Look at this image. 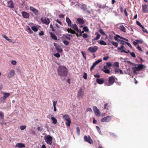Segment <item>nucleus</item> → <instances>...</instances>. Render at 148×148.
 Masks as SVG:
<instances>
[{
	"mask_svg": "<svg viewBox=\"0 0 148 148\" xmlns=\"http://www.w3.org/2000/svg\"><path fill=\"white\" fill-rule=\"evenodd\" d=\"M72 28L74 30H76V31H79H79H80V29H78L77 26L75 24H74L72 25Z\"/></svg>",
	"mask_w": 148,
	"mask_h": 148,
	"instance_id": "obj_21",
	"label": "nucleus"
},
{
	"mask_svg": "<svg viewBox=\"0 0 148 148\" xmlns=\"http://www.w3.org/2000/svg\"><path fill=\"white\" fill-rule=\"evenodd\" d=\"M143 11L146 13L148 12V5L146 4H143L142 5Z\"/></svg>",
	"mask_w": 148,
	"mask_h": 148,
	"instance_id": "obj_13",
	"label": "nucleus"
},
{
	"mask_svg": "<svg viewBox=\"0 0 148 148\" xmlns=\"http://www.w3.org/2000/svg\"><path fill=\"white\" fill-rule=\"evenodd\" d=\"M119 42L120 44H123V45H125L126 44V43H125V42H125V41L123 40H119Z\"/></svg>",
	"mask_w": 148,
	"mask_h": 148,
	"instance_id": "obj_37",
	"label": "nucleus"
},
{
	"mask_svg": "<svg viewBox=\"0 0 148 148\" xmlns=\"http://www.w3.org/2000/svg\"><path fill=\"white\" fill-rule=\"evenodd\" d=\"M119 27H120L119 29L121 31L124 32H126V29L123 25H121Z\"/></svg>",
	"mask_w": 148,
	"mask_h": 148,
	"instance_id": "obj_22",
	"label": "nucleus"
},
{
	"mask_svg": "<svg viewBox=\"0 0 148 148\" xmlns=\"http://www.w3.org/2000/svg\"><path fill=\"white\" fill-rule=\"evenodd\" d=\"M98 47L97 46L90 47L88 49V51L90 53H94L97 51Z\"/></svg>",
	"mask_w": 148,
	"mask_h": 148,
	"instance_id": "obj_3",
	"label": "nucleus"
},
{
	"mask_svg": "<svg viewBox=\"0 0 148 148\" xmlns=\"http://www.w3.org/2000/svg\"><path fill=\"white\" fill-rule=\"evenodd\" d=\"M41 21L42 23L47 25L49 24L50 21L49 18L46 17H42L41 19Z\"/></svg>",
	"mask_w": 148,
	"mask_h": 148,
	"instance_id": "obj_6",
	"label": "nucleus"
},
{
	"mask_svg": "<svg viewBox=\"0 0 148 148\" xmlns=\"http://www.w3.org/2000/svg\"><path fill=\"white\" fill-rule=\"evenodd\" d=\"M67 31L69 33H70L71 34H76L75 32V31L73 30L71 28L68 29H67Z\"/></svg>",
	"mask_w": 148,
	"mask_h": 148,
	"instance_id": "obj_28",
	"label": "nucleus"
},
{
	"mask_svg": "<svg viewBox=\"0 0 148 148\" xmlns=\"http://www.w3.org/2000/svg\"><path fill=\"white\" fill-rule=\"evenodd\" d=\"M83 37L84 38H86L88 37V35L86 33H84L82 35Z\"/></svg>",
	"mask_w": 148,
	"mask_h": 148,
	"instance_id": "obj_47",
	"label": "nucleus"
},
{
	"mask_svg": "<svg viewBox=\"0 0 148 148\" xmlns=\"http://www.w3.org/2000/svg\"><path fill=\"white\" fill-rule=\"evenodd\" d=\"M29 9L36 15H38V11L36 9L32 6L30 7Z\"/></svg>",
	"mask_w": 148,
	"mask_h": 148,
	"instance_id": "obj_14",
	"label": "nucleus"
},
{
	"mask_svg": "<svg viewBox=\"0 0 148 148\" xmlns=\"http://www.w3.org/2000/svg\"><path fill=\"white\" fill-rule=\"evenodd\" d=\"M84 95V92L82 90V88H80L78 91L77 93V97L79 98H82Z\"/></svg>",
	"mask_w": 148,
	"mask_h": 148,
	"instance_id": "obj_8",
	"label": "nucleus"
},
{
	"mask_svg": "<svg viewBox=\"0 0 148 148\" xmlns=\"http://www.w3.org/2000/svg\"><path fill=\"white\" fill-rule=\"evenodd\" d=\"M115 80V77L113 76L109 77L108 79V83L107 84V86H110L112 85L114 82Z\"/></svg>",
	"mask_w": 148,
	"mask_h": 148,
	"instance_id": "obj_5",
	"label": "nucleus"
},
{
	"mask_svg": "<svg viewBox=\"0 0 148 148\" xmlns=\"http://www.w3.org/2000/svg\"><path fill=\"white\" fill-rule=\"evenodd\" d=\"M102 61V60L101 59L97 61H95L94 63L91 66L90 68V70L91 71L92 69H93L95 67V66H96V65L99 64V63L100 62Z\"/></svg>",
	"mask_w": 148,
	"mask_h": 148,
	"instance_id": "obj_12",
	"label": "nucleus"
},
{
	"mask_svg": "<svg viewBox=\"0 0 148 148\" xmlns=\"http://www.w3.org/2000/svg\"><path fill=\"white\" fill-rule=\"evenodd\" d=\"M114 66H116V67H119V63L117 62H115L114 63Z\"/></svg>",
	"mask_w": 148,
	"mask_h": 148,
	"instance_id": "obj_53",
	"label": "nucleus"
},
{
	"mask_svg": "<svg viewBox=\"0 0 148 148\" xmlns=\"http://www.w3.org/2000/svg\"><path fill=\"white\" fill-rule=\"evenodd\" d=\"M109 58V57L107 56L106 57H104L103 58V60L104 61H106Z\"/></svg>",
	"mask_w": 148,
	"mask_h": 148,
	"instance_id": "obj_58",
	"label": "nucleus"
},
{
	"mask_svg": "<svg viewBox=\"0 0 148 148\" xmlns=\"http://www.w3.org/2000/svg\"><path fill=\"white\" fill-rule=\"evenodd\" d=\"M52 38L55 40H57L58 39L57 37L55 35L54 33L51 32L50 34Z\"/></svg>",
	"mask_w": 148,
	"mask_h": 148,
	"instance_id": "obj_26",
	"label": "nucleus"
},
{
	"mask_svg": "<svg viewBox=\"0 0 148 148\" xmlns=\"http://www.w3.org/2000/svg\"><path fill=\"white\" fill-rule=\"evenodd\" d=\"M93 111L97 116H100V112L99 110L97 108L96 106H93Z\"/></svg>",
	"mask_w": 148,
	"mask_h": 148,
	"instance_id": "obj_9",
	"label": "nucleus"
},
{
	"mask_svg": "<svg viewBox=\"0 0 148 148\" xmlns=\"http://www.w3.org/2000/svg\"><path fill=\"white\" fill-rule=\"evenodd\" d=\"M142 30L144 32L148 34V31L143 26L142 27Z\"/></svg>",
	"mask_w": 148,
	"mask_h": 148,
	"instance_id": "obj_36",
	"label": "nucleus"
},
{
	"mask_svg": "<svg viewBox=\"0 0 148 148\" xmlns=\"http://www.w3.org/2000/svg\"><path fill=\"white\" fill-rule=\"evenodd\" d=\"M106 64L107 65V66H108V67H110L112 65L111 63H110L107 62Z\"/></svg>",
	"mask_w": 148,
	"mask_h": 148,
	"instance_id": "obj_60",
	"label": "nucleus"
},
{
	"mask_svg": "<svg viewBox=\"0 0 148 148\" xmlns=\"http://www.w3.org/2000/svg\"><path fill=\"white\" fill-rule=\"evenodd\" d=\"M96 81L99 84H102L104 83L103 80L97 78L96 79Z\"/></svg>",
	"mask_w": 148,
	"mask_h": 148,
	"instance_id": "obj_24",
	"label": "nucleus"
},
{
	"mask_svg": "<svg viewBox=\"0 0 148 148\" xmlns=\"http://www.w3.org/2000/svg\"><path fill=\"white\" fill-rule=\"evenodd\" d=\"M80 8L84 10H85L86 9V5L85 4H82L81 5Z\"/></svg>",
	"mask_w": 148,
	"mask_h": 148,
	"instance_id": "obj_33",
	"label": "nucleus"
},
{
	"mask_svg": "<svg viewBox=\"0 0 148 148\" xmlns=\"http://www.w3.org/2000/svg\"><path fill=\"white\" fill-rule=\"evenodd\" d=\"M125 49V47L123 45L121 46L120 47H119L118 48V49L119 50H121L122 49Z\"/></svg>",
	"mask_w": 148,
	"mask_h": 148,
	"instance_id": "obj_48",
	"label": "nucleus"
},
{
	"mask_svg": "<svg viewBox=\"0 0 148 148\" xmlns=\"http://www.w3.org/2000/svg\"><path fill=\"white\" fill-rule=\"evenodd\" d=\"M44 32L42 31H41V32L39 33V34L40 36H41L44 35Z\"/></svg>",
	"mask_w": 148,
	"mask_h": 148,
	"instance_id": "obj_64",
	"label": "nucleus"
},
{
	"mask_svg": "<svg viewBox=\"0 0 148 148\" xmlns=\"http://www.w3.org/2000/svg\"><path fill=\"white\" fill-rule=\"evenodd\" d=\"M2 36L3 37L7 40H8L9 38H8L5 35L3 34Z\"/></svg>",
	"mask_w": 148,
	"mask_h": 148,
	"instance_id": "obj_59",
	"label": "nucleus"
},
{
	"mask_svg": "<svg viewBox=\"0 0 148 148\" xmlns=\"http://www.w3.org/2000/svg\"><path fill=\"white\" fill-rule=\"evenodd\" d=\"M112 119V116H108L102 118L101 121L102 122H109Z\"/></svg>",
	"mask_w": 148,
	"mask_h": 148,
	"instance_id": "obj_7",
	"label": "nucleus"
},
{
	"mask_svg": "<svg viewBox=\"0 0 148 148\" xmlns=\"http://www.w3.org/2000/svg\"><path fill=\"white\" fill-rule=\"evenodd\" d=\"M55 48L58 52H61L63 51L59 46H55Z\"/></svg>",
	"mask_w": 148,
	"mask_h": 148,
	"instance_id": "obj_25",
	"label": "nucleus"
},
{
	"mask_svg": "<svg viewBox=\"0 0 148 148\" xmlns=\"http://www.w3.org/2000/svg\"><path fill=\"white\" fill-rule=\"evenodd\" d=\"M1 93L3 95L2 98L4 100L6 99L7 97L10 95V93L9 92H2Z\"/></svg>",
	"mask_w": 148,
	"mask_h": 148,
	"instance_id": "obj_11",
	"label": "nucleus"
},
{
	"mask_svg": "<svg viewBox=\"0 0 148 148\" xmlns=\"http://www.w3.org/2000/svg\"><path fill=\"white\" fill-rule=\"evenodd\" d=\"M57 101H53V106H56V105L57 104Z\"/></svg>",
	"mask_w": 148,
	"mask_h": 148,
	"instance_id": "obj_61",
	"label": "nucleus"
},
{
	"mask_svg": "<svg viewBox=\"0 0 148 148\" xmlns=\"http://www.w3.org/2000/svg\"><path fill=\"white\" fill-rule=\"evenodd\" d=\"M62 117L63 119L65 120L66 121L68 120V119H70V117L68 114H65L63 115Z\"/></svg>",
	"mask_w": 148,
	"mask_h": 148,
	"instance_id": "obj_29",
	"label": "nucleus"
},
{
	"mask_svg": "<svg viewBox=\"0 0 148 148\" xmlns=\"http://www.w3.org/2000/svg\"><path fill=\"white\" fill-rule=\"evenodd\" d=\"M57 71L58 75L61 76L66 77L67 75L68 70L64 66H59L57 69Z\"/></svg>",
	"mask_w": 148,
	"mask_h": 148,
	"instance_id": "obj_1",
	"label": "nucleus"
},
{
	"mask_svg": "<svg viewBox=\"0 0 148 148\" xmlns=\"http://www.w3.org/2000/svg\"><path fill=\"white\" fill-rule=\"evenodd\" d=\"M86 111L87 112H92V110L90 108H88L86 109Z\"/></svg>",
	"mask_w": 148,
	"mask_h": 148,
	"instance_id": "obj_62",
	"label": "nucleus"
},
{
	"mask_svg": "<svg viewBox=\"0 0 148 148\" xmlns=\"http://www.w3.org/2000/svg\"><path fill=\"white\" fill-rule=\"evenodd\" d=\"M63 43L66 46L68 45L69 44V42L67 40H64L63 41Z\"/></svg>",
	"mask_w": 148,
	"mask_h": 148,
	"instance_id": "obj_43",
	"label": "nucleus"
},
{
	"mask_svg": "<svg viewBox=\"0 0 148 148\" xmlns=\"http://www.w3.org/2000/svg\"><path fill=\"white\" fill-rule=\"evenodd\" d=\"M25 147V145L22 143H18L16 144L15 147H17L20 148Z\"/></svg>",
	"mask_w": 148,
	"mask_h": 148,
	"instance_id": "obj_17",
	"label": "nucleus"
},
{
	"mask_svg": "<svg viewBox=\"0 0 148 148\" xmlns=\"http://www.w3.org/2000/svg\"><path fill=\"white\" fill-rule=\"evenodd\" d=\"M95 34L97 35V36L95 38H94L93 39H92V40H97L99 39L100 38L101 35L98 33L96 32L95 33Z\"/></svg>",
	"mask_w": 148,
	"mask_h": 148,
	"instance_id": "obj_20",
	"label": "nucleus"
},
{
	"mask_svg": "<svg viewBox=\"0 0 148 148\" xmlns=\"http://www.w3.org/2000/svg\"><path fill=\"white\" fill-rule=\"evenodd\" d=\"M66 22L68 23V26H71V21L68 17H66Z\"/></svg>",
	"mask_w": 148,
	"mask_h": 148,
	"instance_id": "obj_23",
	"label": "nucleus"
},
{
	"mask_svg": "<svg viewBox=\"0 0 148 148\" xmlns=\"http://www.w3.org/2000/svg\"><path fill=\"white\" fill-rule=\"evenodd\" d=\"M7 40L10 42L13 43L15 42V41L13 39L8 38Z\"/></svg>",
	"mask_w": 148,
	"mask_h": 148,
	"instance_id": "obj_45",
	"label": "nucleus"
},
{
	"mask_svg": "<svg viewBox=\"0 0 148 148\" xmlns=\"http://www.w3.org/2000/svg\"><path fill=\"white\" fill-rule=\"evenodd\" d=\"M22 14L23 17L25 18H28L29 15V14L23 11L22 12Z\"/></svg>",
	"mask_w": 148,
	"mask_h": 148,
	"instance_id": "obj_18",
	"label": "nucleus"
},
{
	"mask_svg": "<svg viewBox=\"0 0 148 148\" xmlns=\"http://www.w3.org/2000/svg\"><path fill=\"white\" fill-rule=\"evenodd\" d=\"M52 137L49 135H48L45 137V138L46 142L49 145H51L52 144Z\"/></svg>",
	"mask_w": 148,
	"mask_h": 148,
	"instance_id": "obj_4",
	"label": "nucleus"
},
{
	"mask_svg": "<svg viewBox=\"0 0 148 148\" xmlns=\"http://www.w3.org/2000/svg\"><path fill=\"white\" fill-rule=\"evenodd\" d=\"M32 30L35 32H37L38 30L37 28L34 26L32 27Z\"/></svg>",
	"mask_w": 148,
	"mask_h": 148,
	"instance_id": "obj_38",
	"label": "nucleus"
},
{
	"mask_svg": "<svg viewBox=\"0 0 148 148\" xmlns=\"http://www.w3.org/2000/svg\"><path fill=\"white\" fill-rule=\"evenodd\" d=\"M83 29L85 32H89V29L88 28V27L87 26H85L83 27Z\"/></svg>",
	"mask_w": 148,
	"mask_h": 148,
	"instance_id": "obj_39",
	"label": "nucleus"
},
{
	"mask_svg": "<svg viewBox=\"0 0 148 148\" xmlns=\"http://www.w3.org/2000/svg\"><path fill=\"white\" fill-rule=\"evenodd\" d=\"M26 127V126L25 125H22L20 127V128L21 130H24Z\"/></svg>",
	"mask_w": 148,
	"mask_h": 148,
	"instance_id": "obj_50",
	"label": "nucleus"
},
{
	"mask_svg": "<svg viewBox=\"0 0 148 148\" xmlns=\"http://www.w3.org/2000/svg\"><path fill=\"white\" fill-rule=\"evenodd\" d=\"M71 123V121L70 119H69L68 120H66V126L70 127V124Z\"/></svg>",
	"mask_w": 148,
	"mask_h": 148,
	"instance_id": "obj_30",
	"label": "nucleus"
},
{
	"mask_svg": "<svg viewBox=\"0 0 148 148\" xmlns=\"http://www.w3.org/2000/svg\"><path fill=\"white\" fill-rule=\"evenodd\" d=\"M110 42L114 46L116 47H117L118 46V42H115L113 41H110Z\"/></svg>",
	"mask_w": 148,
	"mask_h": 148,
	"instance_id": "obj_27",
	"label": "nucleus"
},
{
	"mask_svg": "<svg viewBox=\"0 0 148 148\" xmlns=\"http://www.w3.org/2000/svg\"><path fill=\"white\" fill-rule=\"evenodd\" d=\"M130 54L131 56L134 58H135L136 57V56L134 53L133 52L131 53Z\"/></svg>",
	"mask_w": 148,
	"mask_h": 148,
	"instance_id": "obj_49",
	"label": "nucleus"
},
{
	"mask_svg": "<svg viewBox=\"0 0 148 148\" xmlns=\"http://www.w3.org/2000/svg\"><path fill=\"white\" fill-rule=\"evenodd\" d=\"M16 63L17 62L15 60H13L11 62V63L13 65H16Z\"/></svg>",
	"mask_w": 148,
	"mask_h": 148,
	"instance_id": "obj_55",
	"label": "nucleus"
},
{
	"mask_svg": "<svg viewBox=\"0 0 148 148\" xmlns=\"http://www.w3.org/2000/svg\"><path fill=\"white\" fill-rule=\"evenodd\" d=\"M77 21L79 24H83L84 23V21L81 18H78L77 19Z\"/></svg>",
	"mask_w": 148,
	"mask_h": 148,
	"instance_id": "obj_19",
	"label": "nucleus"
},
{
	"mask_svg": "<svg viewBox=\"0 0 148 148\" xmlns=\"http://www.w3.org/2000/svg\"><path fill=\"white\" fill-rule=\"evenodd\" d=\"M99 44L101 45H107V43L103 40H101L99 41H98Z\"/></svg>",
	"mask_w": 148,
	"mask_h": 148,
	"instance_id": "obj_31",
	"label": "nucleus"
},
{
	"mask_svg": "<svg viewBox=\"0 0 148 148\" xmlns=\"http://www.w3.org/2000/svg\"><path fill=\"white\" fill-rule=\"evenodd\" d=\"M15 73L14 70H11L8 75V77L10 78L13 77L14 76Z\"/></svg>",
	"mask_w": 148,
	"mask_h": 148,
	"instance_id": "obj_15",
	"label": "nucleus"
},
{
	"mask_svg": "<svg viewBox=\"0 0 148 148\" xmlns=\"http://www.w3.org/2000/svg\"><path fill=\"white\" fill-rule=\"evenodd\" d=\"M120 51L121 52H123L124 53H130V51L129 50H128L127 51H126L124 49H122Z\"/></svg>",
	"mask_w": 148,
	"mask_h": 148,
	"instance_id": "obj_44",
	"label": "nucleus"
},
{
	"mask_svg": "<svg viewBox=\"0 0 148 148\" xmlns=\"http://www.w3.org/2000/svg\"><path fill=\"white\" fill-rule=\"evenodd\" d=\"M84 140L85 141L88 142L91 144L93 143L92 140L89 136L88 137L87 136H84Z\"/></svg>",
	"mask_w": 148,
	"mask_h": 148,
	"instance_id": "obj_10",
	"label": "nucleus"
},
{
	"mask_svg": "<svg viewBox=\"0 0 148 148\" xmlns=\"http://www.w3.org/2000/svg\"><path fill=\"white\" fill-rule=\"evenodd\" d=\"M136 41L138 42V43H142L143 42V41L141 39L136 40Z\"/></svg>",
	"mask_w": 148,
	"mask_h": 148,
	"instance_id": "obj_52",
	"label": "nucleus"
},
{
	"mask_svg": "<svg viewBox=\"0 0 148 148\" xmlns=\"http://www.w3.org/2000/svg\"><path fill=\"white\" fill-rule=\"evenodd\" d=\"M83 77V78L85 79H87V74L86 73H84Z\"/></svg>",
	"mask_w": 148,
	"mask_h": 148,
	"instance_id": "obj_57",
	"label": "nucleus"
},
{
	"mask_svg": "<svg viewBox=\"0 0 148 148\" xmlns=\"http://www.w3.org/2000/svg\"><path fill=\"white\" fill-rule=\"evenodd\" d=\"M81 53L82 55L85 58V59L86 60V54L85 53L84 51H82Z\"/></svg>",
	"mask_w": 148,
	"mask_h": 148,
	"instance_id": "obj_42",
	"label": "nucleus"
},
{
	"mask_svg": "<svg viewBox=\"0 0 148 148\" xmlns=\"http://www.w3.org/2000/svg\"><path fill=\"white\" fill-rule=\"evenodd\" d=\"M136 23L137 25H139L141 27H142L143 26L138 21H137Z\"/></svg>",
	"mask_w": 148,
	"mask_h": 148,
	"instance_id": "obj_54",
	"label": "nucleus"
},
{
	"mask_svg": "<svg viewBox=\"0 0 148 148\" xmlns=\"http://www.w3.org/2000/svg\"><path fill=\"white\" fill-rule=\"evenodd\" d=\"M4 115L3 113L2 112L0 111V117L2 119H3Z\"/></svg>",
	"mask_w": 148,
	"mask_h": 148,
	"instance_id": "obj_41",
	"label": "nucleus"
},
{
	"mask_svg": "<svg viewBox=\"0 0 148 148\" xmlns=\"http://www.w3.org/2000/svg\"><path fill=\"white\" fill-rule=\"evenodd\" d=\"M143 68V65L142 64H139L138 66L133 67L132 70L133 71L134 73H136V71H139Z\"/></svg>",
	"mask_w": 148,
	"mask_h": 148,
	"instance_id": "obj_2",
	"label": "nucleus"
},
{
	"mask_svg": "<svg viewBox=\"0 0 148 148\" xmlns=\"http://www.w3.org/2000/svg\"><path fill=\"white\" fill-rule=\"evenodd\" d=\"M51 119L52 121V122L53 123L55 124L57 123V119L54 117H52L51 118Z\"/></svg>",
	"mask_w": 148,
	"mask_h": 148,
	"instance_id": "obj_32",
	"label": "nucleus"
},
{
	"mask_svg": "<svg viewBox=\"0 0 148 148\" xmlns=\"http://www.w3.org/2000/svg\"><path fill=\"white\" fill-rule=\"evenodd\" d=\"M104 108L105 109H106V110L108 109V106L107 103H106L104 105Z\"/></svg>",
	"mask_w": 148,
	"mask_h": 148,
	"instance_id": "obj_56",
	"label": "nucleus"
},
{
	"mask_svg": "<svg viewBox=\"0 0 148 148\" xmlns=\"http://www.w3.org/2000/svg\"><path fill=\"white\" fill-rule=\"evenodd\" d=\"M103 71L104 73L107 74H109L110 72V70L109 69H104L103 70Z\"/></svg>",
	"mask_w": 148,
	"mask_h": 148,
	"instance_id": "obj_40",
	"label": "nucleus"
},
{
	"mask_svg": "<svg viewBox=\"0 0 148 148\" xmlns=\"http://www.w3.org/2000/svg\"><path fill=\"white\" fill-rule=\"evenodd\" d=\"M54 56L58 58L60 57V55L58 53L54 54Z\"/></svg>",
	"mask_w": 148,
	"mask_h": 148,
	"instance_id": "obj_51",
	"label": "nucleus"
},
{
	"mask_svg": "<svg viewBox=\"0 0 148 148\" xmlns=\"http://www.w3.org/2000/svg\"><path fill=\"white\" fill-rule=\"evenodd\" d=\"M8 7L10 8H14V5L13 1H10L8 3Z\"/></svg>",
	"mask_w": 148,
	"mask_h": 148,
	"instance_id": "obj_16",
	"label": "nucleus"
},
{
	"mask_svg": "<svg viewBox=\"0 0 148 148\" xmlns=\"http://www.w3.org/2000/svg\"><path fill=\"white\" fill-rule=\"evenodd\" d=\"M99 32L100 34H102L103 35H106V34H105V33L103 31V30L101 29H99Z\"/></svg>",
	"mask_w": 148,
	"mask_h": 148,
	"instance_id": "obj_34",
	"label": "nucleus"
},
{
	"mask_svg": "<svg viewBox=\"0 0 148 148\" xmlns=\"http://www.w3.org/2000/svg\"><path fill=\"white\" fill-rule=\"evenodd\" d=\"M137 48L140 51H142V49H141V47L139 46H138L137 47Z\"/></svg>",
	"mask_w": 148,
	"mask_h": 148,
	"instance_id": "obj_63",
	"label": "nucleus"
},
{
	"mask_svg": "<svg viewBox=\"0 0 148 148\" xmlns=\"http://www.w3.org/2000/svg\"><path fill=\"white\" fill-rule=\"evenodd\" d=\"M27 32L29 34H31L33 33V32L30 28L29 26H27Z\"/></svg>",
	"mask_w": 148,
	"mask_h": 148,
	"instance_id": "obj_35",
	"label": "nucleus"
},
{
	"mask_svg": "<svg viewBox=\"0 0 148 148\" xmlns=\"http://www.w3.org/2000/svg\"><path fill=\"white\" fill-rule=\"evenodd\" d=\"M76 129V131H77V132L78 134V135H79V134H80V129H79V127H77Z\"/></svg>",
	"mask_w": 148,
	"mask_h": 148,
	"instance_id": "obj_46",
	"label": "nucleus"
}]
</instances>
